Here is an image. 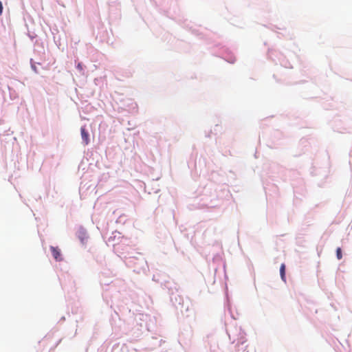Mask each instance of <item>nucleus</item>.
I'll use <instances>...</instances> for the list:
<instances>
[{
	"label": "nucleus",
	"instance_id": "obj_1",
	"mask_svg": "<svg viewBox=\"0 0 352 352\" xmlns=\"http://www.w3.org/2000/svg\"><path fill=\"white\" fill-rule=\"evenodd\" d=\"M77 236L82 244H85L88 239V234L84 229H80L77 232Z\"/></svg>",
	"mask_w": 352,
	"mask_h": 352
},
{
	"label": "nucleus",
	"instance_id": "obj_2",
	"mask_svg": "<svg viewBox=\"0 0 352 352\" xmlns=\"http://www.w3.org/2000/svg\"><path fill=\"white\" fill-rule=\"evenodd\" d=\"M52 254L54 259L57 261H62L60 250L57 247H50Z\"/></svg>",
	"mask_w": 352,
	"mask_h": 352
},
{
	"label": "nucleus",
	"instance_id": "obj_3",
	"mask_svg": "<svg viewBox=\"0 0 352 352\" xmlns=\"http://www.w3.org/2000/svg\"><path fill=\"white\" fill-rule=\"evenodd\" d=\"M80 132H81L82 138L83 141L85 142V144H89L88 133L86 131L85 128H81Z\"/></svg>",
	"mask_w": 352,
	"mask_h": 352
},
{
	"label": "nucleus",
	"instance_id": "obj_4",
	"mask_svg": "<svg viewBox=\"0 0 352 352\" xmlns=\"http://www.w3.org/2000/svg\"><path fill=\"white\" fill-rule=\"evenodd\" d=\"M280 274L281 279L285 283L286 277H285V265L282 263L280 267Z\"/></svg>",
	"mask_w": 352,
	"mask_h": 352
},
{
	"label": "nucleus",
	"instance_id": "obj_5",
	"mask_svg": "<svg viewBox=\"0 0 352 352\" xmlns=\"http://www.w3.org/2000/svg\"><path fill=\"white\" fill-rule=\"evenodd\" d=\"M336 256L338 260H340L342 258V250L340 248H338L336 250Z\"/></svg>",
	"mask_w": 352,
	"mask_h": 352
},
{
	"label": "nucleus",
	"instance_id": "obj_6",
	"mask_svg": "<svg viewBox=\"0 0 352 352\" xmlns=\"http://www.w3.org/2000/svg\"><path fill=\"white\" fill-rule=\"evenodd\" d=\"M3 12V5H2V2L0 1V14H1Z\"/></svg>",
	"mask_w": 352,
	"mask_h": 352
},
{
	"label": "nucleus",
	"instance_id": "obj_7",
	"mask_svg": "<svg viewBox=\"0 0 352 352\" xmlns=\"http://www.w3.org/2000/svg\"><path fill=\"white\" fill-rule=\"evenodd\" d=\"M80 67H81V66H80V64H78V68H80Z\"/></svg>",
	"mask_w": 352,
	"mask_h": 352
}]
</instances>
